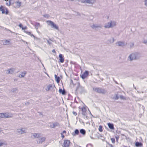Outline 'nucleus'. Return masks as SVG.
<instances>
[{
    "label": "nucleus",
    "instance_id": "1",
    "mask_svg": "<svg viewBox=\"0 0 147 147\" xmlns=\"http://www.w3.org/2000/svg\"><path fill=\"white\" fill-rule=\"evenodd\" d=\"M140 57V54L138 52H135L131 54L128 57V59L130 61L138 59Z\"/></svg>",
    "mask_w": 147,
    "mask_h": 147
},
{
    "label": "nucleus",
    "instance_id": "2",
    "mask_svg": "<svg viewBox=\"0 0 147 147\" xmlns=\"http://www.w3.org/2000/svg\"><path fill=\"white\" fill-rule=\"evenodd\" d=\"M93 89L95 92L99 94H105L107 92V90L105 89L100 88L93 87Z\"/></svg>",
    "mask_w": 147,
    "mask_h": 147
},
{
    "label": "nucleus",
    "instance_id": "3",
    "mask_svg": "<svg viewBox=\"0 0 147 147\" xmlns=\"http://www.w3.org/2000/svg\"><path fill=\"white\" fill-rule=\"evenodd\" d=\"M77 87L76 89V91L78 90L81 94L86 92V91L85 89L84 88L81 86L79 82L77 83Z\"/></svg>",
    "mask_w": 147,
    "mask_h": 147
},
{
    "label": "nucleus",
    "instance_id": "4",
    "mask_svg": "<svg viewBox=\"0 0 147 147\" xmlns=\"http://www.w3.org/2000/svg\"><path fill=\"white\" fill-rule=\"evenodd\" d=\"M79 109H81L82 115H83V117L84 119L86 118L87 119H88L89 117L87 115V113L86 112V108L84 107L81 108L80 107H79Z\"/></svg>",
    "mask_w": 147,
    "mask_h": 147
},
{
    "label": "nucleus",
    "instance_id": "5",
    "mask_svg": "<svg viewBox=\"0 0 147 147\" xmlns=\"http://www.w3.org/2000/svg\"><path fill=\"white\" fill-rule=\"evenodd\" d=\"M115 25L116 23L115 22L111 21L110 22L105 24L104 27L106 28H109L113 27Z\"/></svg>",
    "mask_w": 147,
    "mask_h": 147
},
{
    "label": "nucleus",
    "instance_id": "6",
    "mask_svg": "<svg viewBox=\"0 0 147 147\" xmlns=\"http://www.w3.org/2000/svg\"><path fill=\"white\" fill-rule=\"evenodd\" d=\"M47 22L49 25L51 26V28H54L57 30H59V28L58 26L52 21L50 20L48 21H47Z\"/></svg>",
    "mask_w": 147,
    "mask_h": 147
},
{
    "label": "nucleus",
    "instance_id": "7",
    "mask_svg": "<svg viewBox=\"0 0 147 147\" xmlns=\"http://www.w3.org/2000/svg\"><path fill=\"white\" fill-rule=\"evenodd\" d=\"M26 129L24 128L18 129H17L16 131L18 134L19 135L22 134L26 133Z\"/></svg>",
    "mask_w": 147,
    "mask_h": 147
},
{
    "label": "nucleus",
    "instance_id": "8",
    "mask_svg": "<svg viewBox=\"0 0 147 147\" xmlns=\"http://www.w3.org/2000/svg\"><path fill=\"white\" fill-rule=\"evenodd\" d=\"M46 139L45 137L40 138L37 134V143H41L44 142Z\"/></svg>",
    "mask_w": 147,
    "mask_h": 147
},
{
    "label": "nucleus",
    "instance_id": "9",
    "mask_svg": "<svg viewBox=\"0 0 147 147\" xmlns=\"http://www.w3.org/2000/svg\"><path fill=\"white\" fill-rule=\"evenodd\" d=\"M0 11H2V13L3 14L5 13L6 14H7L8 13V11L7 9L3 7V6H1L0 7Z\"/></svg>",
    "mask_w": 147,
    "mask_h": 147
},
{
    "label": "nucleus",
    "instance_id": "10",
    "mask_svg": "<svg viewBox=\"0 0 147 147\" xmlns=\"http://www.w3.org/2000/svg\"><path fill=\"white\" fill-rule=\"evenodd\" d=\"M70 144V142L69 140H65L63 146V147H69Z\"/></svg>",
    "mask_w": 147,
    "mask_h": 147
},
{
    "label": "nucleus",
    "instance_id": "11",
    "mask_svg": "<svg viewBox=\"0 0 147 147\" xmlns=\"http://www.w3.org/2000/svg\"><path fill=\"white\" fill-rule=\"evenodd\" d=\"M89 75V72L87 71H86L83 74L80 75L82 78L84 79L86 78Z\"/></svg>",
    "mask_w": 147,
    "mask_h": 147
},
{
    "label": "nucleus",
    "instance_id": "12",
    "mask_svg": "<svg viewBox=\"0 0 147 147\" xmlns=\"http://www.w3.org/2000/svg\"><path fill=\"white\" fill-rule=\"evenodd\" d=\"M59 62L61 63H63L64 61V59L63 57V55L62 54H60L59 55Z\"/></svg>",
    "mask_w": 147,
    "mask_h": 147
},
{
    "label": "nucleus",
    "instance_id": "13",
    "mask_svg": "<svg viewBox=\"0 0 147 147\" xmlns=\"http://www.w3.org/2000/svg\"><path fill=\"white\" fill-rule=\"evenodd\" d=\"M79 133V131L78 129H76L72 133V135L73 136H75L76 135H78Z\"/></svg>",
    "mask_w": 147,
    "mask_h": 147
},
{
    "label": "nucleus",
    "instance_id": "14",
    "mask_svg": "<svg viewBox=\"0 0 147 147\" xmlns=\"http://www.w3.org/2000/svg\"><path fill=\"white\" fill-rule=\"evenodd\" d=\"M3 44L4 45H8L9 44L10 41L8 40H2Z\"/></svg>",
    "mask_w": 147,
    "mask_h": 147
},
{
    "label": "nucleus",
    "instance_id": "15",
    "mask_svg": "<svg viewBox=\"0 0 147 147\" xmlns=\"http://www.w3.org/2000/svg\"><path fill=\"white\" fill-rule=\"evenodd\" d=\"M4 118H9L12 117V115L11 114L9 113H4Z\"/></svg>",
    "mask_w": 147,
    "mask_h": 147
},
{
    "label": "nucleus",
    "instance_id": "16",
    "mask_svg": "<svg viewBox=\"0 0 147 147\" xmlns=\"http://www.w3.org/2000/svg\"><path fill=\"white\" fill-rule=\"evenodd\" d=\"M135 146L136 147H142L143 146V144L141 142H136Z\"/></svg>",
    "mask_w": 147,
    "mask_h": 147
},
{
    "label": "nucleus",
    "instance_id": "17",
    "mask_svg": "<svg viewBox=\"0 0 147 147\" xmlns=\"http://www.w3.org/2000/svg\"><path fill=\"white\" fill-rule=\"evenodd\" d=\"M107 124L109 128L110 129L113 130L114 129V125L112 123H108Z\"/></svg>",
    "mask_w": 147,
    "mask_h": 147
},
{
    "label": "nucleus",
    "instance_id": "18",
    "mask_svg": "<svg viewBox=\"0 0 147 147\" xmlns=\"http://www.w3.org/2000/svg\"><path fill=\"white\" fill-rule=\"evenodd\" d=\"M59 92L62 95H64L66 94V92L64 89L62 90V88H59Z\"/></svg>",
    "mask_w": 147,
    "mask_h": 147
},
{
    "label": "nucleus",
    "instance_id": "19",
    "mask_svg": "<svg viewBox=\"0 0 147 147\" xmlns=\"http://www.w3.org/2000/svg\"><path fill=\"white\" fill-rule=\"evenodd\" d=\"M15 69L14 68H11L7 70V73L8 74H12L14 72Z\"/></svg>",
    "mask_w": 147,
    "mask_h": 147
},
{
    "label": "nucleus",
    "instance_id": "20",
    "mask_svg": "<svg viewBox=\"0 0 147 147\" xmlns=\"http://www.w3.org/2000/svg\"><path fill=\"white\" fill-rule=\"evenodd\" d=\"M15 4L16 5L15 7L19 8L21 5V3L19 1H16L15 3Z\"/></svg>",
    "mask_w": 147,
    "mask_h": 147
},
{
    "label": "nucleus",
    "instance_id": "21",
    "mask_svg": "<svg viewBox=\"0 0 147 147\" xmlns=\"http://www.w3.org/2000/svg\"><path fill=\"white\" fill-rule=\"evenodd\" d=\"M53 87V85L52 84H49L47 86V88L45 89L47 91H48Z\"/></svg>",
    "mask_w": 147,
    "mask_h": 147
},
{
    "label": "nucleus",
    "instance_id": "22",
    "mask_svg": "<svg viewBox=\"0 0 147 147\" xmlns=\"http://www.w3.org/2000/svg\"><path fill=\"white\" fill-rule=\"evenodd\" d=\"M53 126H52V125H50V127L52 128H54L55 127L59 126V124L57 122H55L53 123Z\"/></svg>",
    "mask_w": 147,
    "mask_h": 147
},
{
    "label": "nucleus",
    "instance_id": "23",
    "mask_svg": "<svg viewBox=\"0 0 147 147\" xmlns=\"http://www.w3.org/2000/svg\"><path fill=\"white\" fill-rule=\"evenodd\" d=\"M55 79L57 83H59L60 80V78L59 76H57L56 74L55 75Z\"/></svg>",
    "mask_w": 147,
    "mask_h": 147
},
{
    "label": "nucleus",
    "instance_id": "24",
    "mask_svg": "<svg viewBox=\"0 0 147 147\" xmlns=\"http://www.w3.org/2000/svg\"><path fill=\"white\" fill-rule=\"evenodd\" d=\"M26 74V71L22 72L21 73V74H20L19 76V77L20 78L24 77Z\"/></svg>",
    "mask_w": 147,
    "mask_h": 147
},
{
    "label": "nucleus",
    "instance_id": "25",
    "mask_svg": "<svg viewBox=\"0 0 147 147\" xmlns=\"http://www.w3.org/2000/svg\"><path fill=\"white\" fill-rule=\"evenodd\" d=\"M80 132L83 135H85L86 134V130L84 129H80Z\"/></svg>",
    "mask_w": 147,
    "mask_h": 147
},
{
    "label": "nucleus",
    "instance_id": "26",
    "mask_svg": "<svg viewBox=\"0 0 147 147\" xmlns=\"http://www.w3.org/2000/svg\"><path fill=\"white\" fill-rule=\"evenodd\" d=\"M118 45L119 46H123L125 45L124 42H123L119 41L118 42Z\"/></svg>",
    "mask_w": 147,
    "mask_h": 147
},
{
    "label": "nucleus",
    "instance_id": "27",
    "mask_svg": "<svg viewBox=\"0 0 147 147\" xmlns=\"http://www.w3.org/2000/svg\"><path fill=\"white\" fill-rule=\"evenodd\" d=\"M119 95L118 93L117 94H115V96L113 97V99L115 100H118L119 98Z\"/></svg>",
    "mask_w": 147,
    "mask_h": 147
},
{
    "label": "nucleus",
    "instance_id": "28",
    "mask_svg": "<svg viewBox=\"0 0 147 147\" xmlns=\"http://www.w3.org/2000/svg\"><path fill=\"white\" fill-rule=\"evenodd\" d=\"M92 28L94 29L95 28H101V26L100 25H97L93 24L91 26Z\"/></svg>",
    "mask_w": 147,
    "mask_h": 147
},
{
    "label": "nucleus",
    "instance_id": "29",
    "mask_svg": "<svg viewBox=\"0 0 147 147\" xmlns=\"http://www.w3.org/2000/svg\"><path fill=\"white\" fill-rule=\"evenodd\" d=\"M94 2V1L93 0H86V3H88L93 4Z\"/></svg>",
    "mask_w": 147,
    "mask_h": 147
},
{
    "label": "nucleus",
    "instance_id": "30",
    "mask_svg": "<svg viewBox=\"0 0 147 147\" xmlns=\"http://www.w3.org/2000/svg\"><path fill=\"white\" fill-rule=\"evenodd\" d=\"M24 32H25L26 33V34H28V35H31V36H33V37L34 38H35V36L33 35H32V34L31 35V33L30 32H28V31H24Z\"/></svg>",
    "mask_w": 147,
    "mask_h": 147
},
{
    "label": "nucleus",
    "instance_id": "31",
    "mask_svg": "<svg viewBox=\"0 0 147 147\" xmlns=\"http://www.w3.org/2000/svg\"><path fill=\"white\" fill-rule=\"evenodd\" d=\"M102 128L103 127L102 125H100L99 126V128L98 129V130L100 132H102Z\"/></svg>",
    "mask_w": 147,
    "mask_h": 147
},
{
    "label": "nucleus",
    "instance_id": "32",
    "mask_svg": "<svg viewBox=\"0 0 147 147\" xmlns=\"http://www.w3.org/2000/svg\"><path fill=\"white\" fill-rule=\"evenodd\" d=\"M32 135L31 136V137L32 138H36V137L37 136V134H32Z\"/></svg>",
    "mask_w": 147,
    "mask_h": 147
},
{
    "label": "nucleus",
    "instance_id": "33",
    "mask_svg": "<svg viewBox=\"0 0 147 147\" xmlns=\"http://www.w3.org/2000/svg\"><path fill=\"white\" fill-rule=\"evenodd\" d=\"M6 5L7 6H10L11 4L10 1H6Z\"/></svg>",
    "mask_w": 147,
    "mask_h": 147
},
{
    "label": "nucleus",
    "instance_id": "34",
    "mask_svg": "<svg viewBox=\"0 0 147 147\" xmlns=\"http://www.w3.org/2000/svg\"><path fill=\"white\" fill-rule=\"evenodd\" d=\"M120 98L121 99L125 100V98L122 95H120L119 96Z\"/></svg>",
    "mask_w": 147,
    "mask_h": 147
},
{
    "label": "nucleus",
    "instance_id": "35",
    "mask_svg": "<svg viewBox=\"0 0 147 147\" xmlns=\"http://www.w3.org/2000/svg\"><path fill=\"white\" fill-rule=\"evenodd\" d=\"M109 40L111 43H113L114 41V38H112L111 39H110Z\"/></svg>",
    "mask_w": 147,
    "mask_h": 147
},
{
    "label": "nucleus",
    "instance_id": "36",
    "mask_svg": "<svg viewBox=\"0 0 147 147\" xmlns=\"http://www.w3.org/2000/svg\"><path fill=\"white\" fill-rule=\"evenodd\" d=\"M115 138L116 139V141L117 142H118V140L119 138V136H118L117 135V136H115Z\"/></svg>",
    "mask_w": 147,
    "mask_h": 147
},
{
    "label": "nucleus",
    "instance_id": "37",
    "mask_svg": "<svg viewBox=\"0 0 147 147\" xmlns=\"http://www.w3.org/2000/svg\"><path fill=\"white\" fill-rule=\"evenodd\" d=\"M0 117L1 118H4V113H0Z\"/></svg>",
    "mask_w": 147,
    "mask_h": 147
},
{
    "label": "nucleus",
    "instance_id": "38",
    "mask_svg": "<svg viewBox=\"0 0 147 147\" xmlns=\"http://www.w3.org/2000/svg\"><path fill=\"white\" fill-rule=\"evenodd\" d=\"M111 140L112 141V142L113 143H115V139L114 138H111Z\"/></svg>",
    "mask_w": 147,
    "mask_h": 147
},
{
    "label": "nucleus",
    "instance_id": "39",
    "mask_svg": "<svg viewBox=\"0 0 147 147\" xmlns=\"http://www.w3.org/2000/svg\"><path fill=\"white\" fill-rule=\"evenodd\" d=\"M134 45V43H131L130 44V47L131 48L133 47Z\"/></svg>",
    "mask_w": 147,
    "mask_h": 147
},
{
    "label": "nucleus",
    "instance_id": "40",
    "mask_svg": "<svg viewBox=\"0 0 147 147\" xmlns=\"http://www.w3.org/2000/svg\"><path fill=\"white\" fill-rule=\"evenodd\" d=\"M43 16L44 17L48 18L49 17V15L48 14H46L43 15Z\"/></svg>",
    "mask_w": 147,
    "mask_h": 147
},
{
    "label": "nucleus",
    "instance_id": "41",
    "mask_svg": "<svg viewBox=\"0 0 147 147\" xmlns=\"http://www.w3.org/2000/svg\"><path fill=\"white\" fill-rule=\"evenodd\" d=\"M79 1H80L82 3H86V0H79Z\"/></svg>",
    "mask_w": 147,
    "mask_h": 147
},
{
    "label": "nucleus",
    "instance_id": "42",
    "mask_svg": "<svg viewBox=\"0 0 147 147\" xmlns=\"http://www.w3.org/2000/svg\"><path fill=\"white\" fill-rule=\"evenodd\" d=\"M38 113H39V115L40 116V118L42 117H43L42 113H39V112Z\"/></svg>",
    "mask_w": 147,
    "mask_h": 147
},
{
    "label": "nucleus",
    "instance_id": "43",
    "mask_svg": "<svg viewBox=\"0 0 147 147\" xmlns=\"http://www.w3.org/2000/svg\"><path fill=\"white\" fill-rule=\"evenodd\" d=\"M27 28V27L26 26H25L24 27H22V30H25Z\"/></svg>",
    "mask_w": 147,
    "mask_h": 147
},
{
    "label": "nucleus",
    "instance_id": "44",
    "mask_svg": "<svg viewBox=\"0 0 147 147\" xmlns=\"http://www.w3.org/2000/svg\"><path fill=\"white\" fill-rule=\"evenodd\" d=\"M145 4L144 5L146 6H147V0H145L144 1Z\"/></svg>",
    "mask_w": 147,
    "mask_h": 147
},
{
    "label": "nucleus",
    "instance_id": "45",
    "mask_svg": "<svg viewBox=\"0 0 147 147\" xmlns=\"http://www.w3.org/2000/svg\"><path fill=\"white\" fill-rule=\"evenodd\" d=\"M73 113L75 116H76L77 115V113H76V112L75 111H73Z\"/></svg>",
    "mask_w": 147,
    "mask_h": 147
},
{
    "label": "nucleus",
    "instance_id": "46",
    "mask_svg": "<svg viewBox=\"0 0 147 147\" xmlns=\"http://www.w3.org/2000/svg\"><path fill=\"white\" fill-rule=\"evenodd\" d=\"M61 137L62 138H64L65 137V136L62 133H61Z\"/></svg>",
    "mask_w": 147,
    "mask_h": 147
},
{
    "label": "nucleus",
    "instance_id": "47",
    "mask_svg": "<svg viewBox=\"0 0 147 147\" xmlns=\"http://www.w3.org/2000/svg\"><path fill=\"white\" fill-rule=\"evenodd\" d=\"M4 144L2 142H0V146H3Z\"/></svg>",
    "mask_w": 147,
    "mask_h": 147
},
{
    "label": "nucleus",
    "instance_id": "48",
    "mask_svg": "<svg viewBox=\"0 0 147 147\" xmlns=\"http://www.w3.org/2000/svg\"><path fill=\"white\" fill-rule=\"evenodd\" d=\"M18 26H19V27L21 28H22L23 27L22 25L21 24H20Z\"/></svg>",
    "mask_w": 147,
    "mask_h": 147
},
{
    "label": "nucleus",
    "instance_id": "49",
    "mask_svg": "<svg viewBox=\"0 0 147 147\" xmlns=\"http://www.w3.org/2000/svg\"><path fill=\"white\" fill-rule=\"evenodd\" d=\"M47 42L49 45H51V42H50L49 40H47Z\"/></svg>",
    "mask_w": 147,
    "mask_h": 147
},
{
    "label": "nucleus",
    "instance_id": "50",
    "mask_svg": "<svg viewBox=\"0 0 147 147\" xmlns=\"http://www.w3.org/2000/svg\"><path fill=\"white\" fill-rule=\"evenodd\" d=\"M70 63L71 64H74V65H75L76 64V62H74L72 61H71L70 62Z\"/></svg>",
    "mask_w": 147,
    "mask_h": 147
},
{
    "label": "nucleus",
    "instance_id": "51",
    "mask_svg": "<svg viewBox=\"0 0 147 147\" xmlns=\"http://www.w3.org/2000/svg\"><path fill=\"white\" fill-rule=\"evenodd\" d=\"M108 144L109 145V146L111 147H114L113 145L111 144H110L109 143H108Z\"/></svg>",
    "mask_w": 147,
    "mask_h": 147
},
{
    "label": "nucleus",
    "instance_id": "52",
    "mask_svg": "<svg viewBox=\"0 0 147 147\" xmlns=\"http://www.w3.org/2000/svg\"><path fill=\"white\" fill-rule=\"evenodd\" d=\"M52 52H53V53H56V51H55V49H53L52 51Z\"/></svg>",
    "mask_w": 147,
    "mask_h": 147
},
{
    "label": "nucleus",
    "instance_id": "53",
    "mask_svg": "<svg viewBox=\"0 0 147 147\" xmlns=\"http://www.w3.org/2000/svg\"><path fill=\"white\" fill-rule=\"evenodd\" d=\"M66 133V131L65 130H64V131H63V132L61 133H62L63 134L64 133Z\"/></svg>",
    "mask_w": 147,
    "mask_h": 147
},
{
    "label": "nucleus",
    "instance_id": "54",
    "mask_svg": "<svg viewBox=\"0 0 147 147\" xmlns=\"http://www.w3.org/2000/svg\"><path fill=\"white\" fill-rule=\"evenodd\" d=\"M37 27L40 26V23H38L37 22Z\"/></svg>",
    "mask_w": 147,
    "mask_h": 147
},
{
    "label": "nucleus",
    "instance_id": "55",
    "mask_svg": "<svg viewBox=\"0 0 147 147\" xmlns=\"http://www.w3.org/2000/svg\"><path fill=\"white\" fill-rule=\"evenodd\" d=\"M113 80L114 82H115V83L116 84H118L117 82L115 80H114L113 79Z\"/></svg>",
    "mask_w": 147,
    "mask_h": 147
},
{
    "label": "nucleus",
    "instance_id": "56",
    "mask_svg": "<svg viewBox=\"0 0 147 147\" xmlns=\"http://www.w3.org/2000/svg\"><path fill=\"white\" fill-rule=\"evenodd\" d=\"M74 102H76L77 103H78V102L76 100V98H75Z\"/></svg>",
    "mask_w": 147,
    "mask_h": 147
},
{
    "label": "nucleus",
    "instance_id": "57",
    "mask_svg": "<svg viewBox=\"0 0 147 147\" xmlns=\"http://www.w3.org/2000/svg\"><path fill=\"white\" fill-rule=\"evenodd\" d=\"M37 32L38 33L40 34V32H39V31H37Z\"/></svg>",
    "mask_w": 147,
    "mask_h": 147
},
{
    "label": "nucleus",
    "instance_id": "58",
    "mask_svg": "<svg viewBox=\"0 0 147 147\" xmlns=\"http://www.w3.org/2000/svg\"><path fill=\"white\" fill-rule=\"evenodd\" d=\"M88 145H90V146H92V144H90Z\"/></svg>",
    "mask_w": 147,
    "mask_h": 147
},
{
    "label": "nucleus",
    "instance_id": "59",
    "mask_svg": "<svg viewBox=\"0 0 147 147\" xmlns=\"http://www.w3.org/2000/svg\"><path fill=\"white\" fill-rule=\"evenodd\" d=\"M42 79H43V78H42H42H40V80H42Z\"/></svg>",
    "mask_w": 147,
    "mask_h": 147
},
{
    "label": "nucleus",
    "instance_id": "60",
    "mask_svg": "<svg viewBox=\"0 0 147 147\" xmlns=\"http://www.w3.org/2000/svg\"><path fill=\"white\" fill-rule=\"evenodd\" d=\"M37 41H38V40H40V39L38 38H37Z\"/></svg>",
    "mask_w": 147,
    "mask_h": 147
},
{
    "label": "nucleus",
    "instance_id": "61",
    "mask_svg": "<svg viewBox=\"0 0 147 147\" xmlns=\"http://www.w3.org/2000/svg\"><path fill=\"white\" fill-rule=\"evenodd\" d=\"M46 74L48 76H49L48 74L47 73H46Z\"/></svg>",
    "mask_w": 147,
    "mask_h": 147
},
{
    "label": "nucleus",
    "instance_id": "62",
    "mask_svg": "<svg viewBox=\"0 0 147 147\" xmlns=\"http://www.w3.org/2000/svg\"><path fill=\"white\" fill-rule=\"evenodd\" d=\"M5 1H8V0H5Z\"/></svg>",
    "mask_w": 147,
    "mask_h": 147
},
{
    "label": "nucleus",
    "instance_id": "63",
    "mask_svg": "<svg viewBox=\"0 0 147 147\" xmlns=\"http://www.w3.org/2000/svg\"><path fill=\"white\" fill-rule=\"evenodd\" d=\"M107 143L108 144V142L107 141H106Z\"/></svg>",
    "mask_w": 147,
    "mask_h": 147
},
{
    "label": "nucleus",
    "instance_id": "64",
    "mask_svg": "<svg viewBox=\"0 0 147 147\" xmlns=\"http://www.w3.org/2000/svg\"><path fill=\"white\" fill-rule=\"evenodd\" d=\"M88 145H87V146H86V147H88Z\"/></svg>",
    "mask_w": 147,
    "mask_h": 147
}]
</instances>
